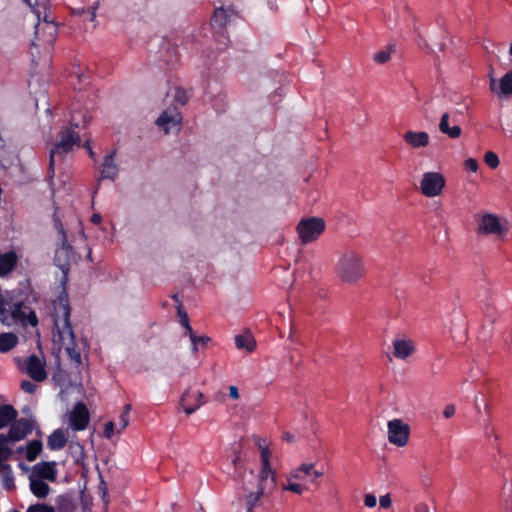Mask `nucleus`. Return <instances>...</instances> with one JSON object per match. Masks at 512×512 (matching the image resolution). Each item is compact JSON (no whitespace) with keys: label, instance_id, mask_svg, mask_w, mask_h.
I'll list each match as a JSON object with an SVG mask.
<instances>
[{"label":"nucleus","instance_id":"obj_16","mask_svg":"<svg viewBox=\"0 0 512 512\" xmlns=\"http://www.w3.org/2000/svg\"><path fill=\"white\" fill-rule=\"evenodd\" d=\"M26 371L35 381H43L47 377L45 362L36 355H30L26 360Z\"/></svg>","mask_w":512,"mask_h":512},{"label":"nucleus","instance_id":"obj_29","mask_svg":"<svg viewBox=\"0 0 512 512\" xmlns=\"http://www.w3.org/2000/svg\"><path fill=\"white\" fill-rule=\"evenodd\" d=\"M56 506L58 512H74L76 504L73 499L68 495H60L56 499Z\"/></svg>","mask_w":512,"mask_h":512},{"label":"nucleus","instance_id":"obj_46","mask_svg":"<svg viewBox=\"0 0 512 512\" xmlns=\"http://www.w3.org/2000/svg\"><path fill=\"white\" fill-rule=\"evenodd\" d=\"M379 504L382 508L388 509L392 505V499L389 493L382 495L379 499Z\"/></svg>","mask_w":512,"mask_h":512},{"label":"nucleus","instance_id":"obj_12","mask_svg":"<svg viewBox=\"0 0 512 512\" xmlns=\"http://www.w3.org/2000/svg\"><path fill=\"white\" fill-rule=\"evenodd\" d=\"M204 404V394L199 390H187L180 399V405L187 415L193 414Z\"/></svg>","mask_w":512,"mask_h":512},{"label":"nucleus","instance_id":"obj_44","mask_svg":"<svg viewBox=\"0 0 512 512\" xmlns=\"http://www.w3.org/2000/svg\"><path fill=\"white\" fill-rule=\"evenodd\" d=\"M465 169L471 171V172H477L479 165L476 159L474 158H468L464 162Z\"/></svg>","mask_w":512,"mask_h":512},{"label":"nucleus","instance_id":"obj_43","mask_svg":"<svg viewBox=\"0 0 512 512\" xmlns=\"http://www.w3.org/2000/svg\"><path fill=\"white\" fill-rule=\"evenodd\" d=\"M115 427H116V424L112 421H109L105 424L104 426V436L107 438V439H111L115 433Z\"/></svg>","mask_w":512,"mask_h":512},{"label":"nucleus","instance_id":"obj_56","mask_svg":"<svg viewBox=\"0 0 512 512\" xmlns=\"http://www.w3.org/2000/svg\"><path fill=\"white\" fill-rule=\"evenodd\" d=\"M509 55L512 56V42H511V45H510V48H509Z\"/></svg>","mask_w":512,"mask_h":512},{"label":"nucleus","instance_id":"obj_11","mask_svg":"<svg viewBox=\"0 0 512 512\" xmlns=\"http://www.w3.org/2000/svg\"><path fill=\"white\" fill-rule=\"evenodd\" d=\"M289 474L290 479L300 482H314L316 479L323 476V472L315 469V465L313 463H302L292 469Z\"/></svg>","mask_w":512,"mask_h":512},{"label":"nucleus","instance_id":"obj_50","mask_svg":"<svg viewBox=\"0 0 512 512\" xmlns=\"http://www.w3.org/2000/svg\"><path fill=\"white\" fill-rule=\"evenodd\" d=\"M414 512H430V509L426 503L421 502L415 505Z\"/></svg>","mask_w":512,"mask_h":512},{"label":"nucleus","instance_id":"obj_36","mask_svg":"<svg viewBox=\"0 0 512 512\" xmlns=\"http://www.w3.org/2000/svg\"><path fill=\"white\" fill-rule=\"evenodd\" d=\"M130 405H126L122 413L119 415L117 426V433H120L123 431L128 425H129V412H130Z\"/></svg>","mask_w":512,"mask_h":512},{"label":"nucleus","instance_id":"obj_33","mask_svg":"<svg viewBox=\"0 0 512 512\" xmlns=\"http://www.w3.org/2000/svg\"><path fill=\"white\" fill-rule=\"evenodd\" d=\"M191 343H192V351L197 352L199 348H204L207 343L210 341L208 336H196L193 331L188 334Z\"/></svg>","mask_w":512,"mask_h":512},{"label":"nucleus","instance_id":"obj_21","mask_svg":"<svg viewBox=\"0 0 512 512\" xmlns=\"http://www.w3.org/2000/svg\"><path fill=\"white\" fill-rule=\"evenodd\" d=\"M17 263V255L10 251L0 255V277H4L13 271Z\"/></svg>","mask_w":512,"mask_h":512},{"label":"nucleus","instance_id":"obj_53","mask_svg":"<svg viewBox=\"0 0 512 512\" xmlns=\"http://www.w3.org/2000/svg\"><path fill=\"white\" fill-rule=\"evenodd\" d=\"M283 438H284L286 441H288V442H293V441H294V435H292V434H291V433H289V432L284 433Z\"/></svg>","mask_w":512,"mask_h":512},{"label":"nucleus","instance_id":"obj_30","mask_svg":"<svg viewBox=\"0 0 512 512\" xmlns=\"http://www.w3.org/2000/svg\"><path fill=\"white\" fill-rule=\"evenodd\" d=\"M42 30H47L49 34V38L46 40L47 42H52L55 35L57 34V25L53 21H48L47 19L44 20V24H37L36 25V35L40 39V33Z\"/></svg>","mask_w":512,"mask_h":512},{"label":"nucleus","instance_id":"obj_48","mask_svg":"<svg viewBox=\"0 0 512 512\" xmlns=\"http://www.w3.org/2000/svg\"><path fill=\"white\" fill-rule=\"evenodd\" d=\"M21 388H22L25 392L32 394V393H34V392H35V390H36V385H35L34 383H32V382H30V381H27V380H26V381H23V382L21 383Z\"/></svg>","mask_w":512,"mask_h":512},{"label":"nucleus","instance_id":"obj_41","mask_svg":"<svg viewBox=\"0 0 512 512\" xmlns=\"http://www.w3.org/2000/svg\"><path fill=\"white\" fill-rule=\"evenodd\" d=\"M0 321L5 325H10L9 312L5 308V301L2 297V295L0 296Z\"/></svg>","mask_w":512,"mask_h":512},{"label":"nucleus","instance_id":"obj_35","mask_svg":"<svg viewBox=\"0 0 512 512\" xmlns=\"http://www.w3.org/2000/svg\"><path fill=\"white\" fill-rule=\"evenodd\" d=\"M8 442V438L0 434V463L7 460L12 453L11 448L8 446Z\"/></svg>","mask_w":512,"mask_h":512},{"label":"nucleus","instance_id":"obj_45","mask_svg":"<svg viewBox=\"0 0 512 512\" xmlns=\"http://www.w3.org/2000/svg\"><path fill=\"white\" fill-rule=\"evenodd\" d=\"M364 505L367 508H374L377 505V498L373 494H366L364 497Z\"/></svg>","mask_w":512,"mask_h":512},{"label":"nucleus","instance_id":"obj_34","mask_svg":"<svg viewBox=\"0 0 512 512\" xmlns=\"http://www.w3.org/2000/svg\"><path fill=\"white\" fill-rule=\"evenodd\" d=\"M228 17V13L225 9L218 8L215 10L212 17V25L222 27L227 23Z\"/></svg>","mask_w":512,"mask_h":512},{"label":"nucleus","instance_id":"obj_26","mask_svg":"<svg viewBox=\"0 0 512 512\" xmlns=\"http://www.w3.org/2000/svg\"><path fill=\"white\" fill-rule=\"evenodd\" d=\"M17 417V411L11 405L0 406V429L8 426Z\"/></svg>","mask_w":512,"mask_h":512},{"label":"nucleus","instance_id":"obj_24","mask_svg":"<svg viewBox=\"0 0 512 512\" xmlns=\"http://www.w3.org/2000/svg\"><path fill=\"white\" fill-rule=\"evenodd\" d=\"M235 345L240 350L253 352L256 348V341L250 333H244L235 336Z\"/></svg>","mask_w":512,"mask_h":512},{"label":"nucleus","instance_id":"obj_2","mask_svg":"<svg viewBox=\"0 0 512 512\" xmlns=\"http://www.w3.org/2000/svg\"><path fill=\"white\" fill-rule=\"evenodd\" d=\"M53 323L54 342L64 348L74 363L81 364V353L70 324V305L66 294L59 295L58 300L54 303Z\"/></svg>","mask_w":512,"mask_h":512},{"label":"nucleus","instance_id":"obj_15","mask_svg":"<svg viewBox=\"0 0 512 512\" xmlns=\"http://www.w3.org/2000/svg\"><path fill=\"white\" fill-rule=\"evenodd\" d=\"M32 429L33 424L31 421L24 418L19 419L10 426L7 438L11 442L20 441L30 434Z\"/></svg>","mask_w":512,"mask_h":512},{"label":"nucleus","instance_id":"obj_25","mask_svg":"<svg viewBox=\"0 0 512 512\" xmlns=\"http://www.w3.org/2000/svg\"><path fill=\"white\" fill-rule=\"evenodd\" d=\"M67 443V438L61 429H56L49 437L47 446L51 450H60Z\"/></svg>","mask_w":512,"mask_h":512},{"label":"nucleus","instance_id":"obj_4","mask_svg":"<svg viewBox=\"0 0 512 512\" xmlns=\"http://www.w3.org/2000/svg\"><path fill=\"white\" fill-rule=\"evenodd\" d=\"M79 126L76 118L72 116L71 126L64 127L59 132V141L50 149L49 170L54 172V165L57 160H62L65 155L80 146L81 138L75 128Z\"/></svg>","mask_w":512,"mask_h":512},{"label":"nucleus","instance_id":"obj_5","mask_svg":"<svg viewBox=\"0 0 512 512\" xmlns=\"http://www.w3.org/2000/svg\"><path fill=\"white\" fill-rule=\"evenodd\" d=\"M446 186V178L441 172L428 171L422 174L419 191L427 198L440 196Z\"/></svg>","mask_w":512,"mask_h":512},{"label":"nucleus","instance_id":"obj_38","mask_svg":"<svg viewBox=\"0 0 512 512\" xmlns=\"http://www.w3.org/2000/svg\"><path fill=\"white\" fill-rule=\"evenodd\" d=\"M484 161L485 163L492 169H495L499 166V158L496 153L492 151H488L484 155Z\"/></svg>","mask_w":512,"mask_h":512},{"label":"nucleus","instance_id":"obj_23","mask_svg":"<svg viewBox=\"0 0 512 512\" xmlns=\"http://www.w3.org/2000/svg\"><path fill=\"white\" fill-rule=\"evenodd\" d=\"M118 174V167L114 161V154L105 157L101 169V177L105 179H114Z\"/></svg>","mask_w":512,"mask_h":512},{"label":"nucleus","instance_id":"obj_39","mask_svg":"<svg viewBox=\"0 0 512 512\" xmlns=\"http://www.w3.org/2000/svg\"><path fill=\"white\" fill-rule=\"evenodd\" d=\"M26 512H55V508L46 504L37 503L30 505Z\"/></svg>","mask_w":512,"mask_h":512},{"label":"nucleus","instance_id":"obj_7","mask_svg":"<svg viewBox=\"0 0 512 512\" xmlns=\"http://www.w3.org/2000/svg\"><path fill=\"white\" fill-rule=\"evenodd\" d=\"M388 441L397 446L404 447L407 445L410 436V427L402 419H392L387 423Z\"/></svg>","mask_w":512,"mask_h":512},{"label":"nucleus","instance_id":"obj_49","mask_svg":"<svg viewBox=\"0 0 512 512\" xmlns=\"http://www.w3.org/2000/svg\"><path fill=\"white\" fill-rule=\"evenodd\" d=\"M228 391H229V397L233 400H237L239 399L240 397V394H239V390L237 388V386L235 385H230L228 387Z\"/></svg>","mask_w":512,"mask_h":512},{"label":"nucleus","instance_id":"obj_58","mask_svg":"<svg viewBox=\"0 0 512 512\" xmlns=\"http://www.w3.org/2000/svg\"><path fill=\"white\" fill-rule=\"evenodd\" d=\"M79 78V82H83L84 80L82 79V76H78Z\"/></svg>","mask_w":512,"mask_h":512},{"label":"nucleus","instance_id":"obj_37","mask_svg":"<svg viewBox=\"0 0 512 512\" xmlns=\"http://www.w3.org/2000/svg\"><path fill=\"white\" fill-rule=\"evenodd\" d=\"M391 54H392V48L391 47H387L383 50H380L378 52H376L373 56V60L376 62V63H379V64H384L386 62H388L391 58Z\"/></svg>","mask_w":512,"mask_h":512},{"label":"nucleus","instance_id":"obj_14","mask_svg":"<svg viewBox=\"0 0 512 512\" xmlns=\"http://www.w3.org/2000/svg\"><path fill=\"white\" fill-rule=\"evenodd\" d=\"M9 322L10 325L12 323L22 324V325H31L36 326L38 323L37 316L34 312L29 311L27 314L26 311L23 310L22 303H17L14 305L11 313H9Z\"/></svg>","mask_w":512,"mask_h":512},{"label":"nucleus","instance_id":"obj_55","mask_svg":"<svg viewBox=\"0 0 512 512\" xmlns=\"http://www.w3.org/2000/svg\"><path fill=\"white\" fill-rule=\"evenodd\" d=\"M87 149H88V152H89L90 156H91V157H93L94 152L91 150V148H90V147H87Z\"/></svg>","mask_w":512,"mask_h":512},{"label":"nucleus","instance_id":"obj_47","mask_svg":"<svg viewBox=\"0 0 512 512\" xmlns=\"http://www.w3.org/2000/svg\"><path fill=\"white\" fill-rule=\"evenodd\" d=\"M456 407L453 404H448L444 407L443 416L446 419L452 418L455 415Z\"/></svg>","mask_w":512,"mask_h":512},{"label":"nucleus","instance_id":"obj_54","mask_svg":"<svg viewBox=\"0 0 512 512\" xmlns=\"http://www.w3.org/2000/svg\"><path fill=\"white\" fill-rule=\"evenodd\" d=\"M89 13H90V20L92 21L96 16L95 9L93 8V9L89 10Z\"/></svg>","mask_w":512,"mask_h":512},{"label":"nucleus","instance_id":"obj_51","mask_svg":"<svg viewBox=\"0 0 512 512\" xmlns=\"http://www.w3.org/2000/svg\"><path fill=\"white\" fill-rule=\"evenodd\" d=\"M70 449L79 452L80 455L83 454V446L80 445L78 442H71Z\"/></svg>","mask_w":512,"mask_h":512},{"label":"nucleus","instance_id":"obj_17","mask_svg":"<svg viewBox=\"0 0 512 512\" xmlns=\"http://www.w3.org/2000/svg\"><path fill=\"white\" fill-rule=\"evenodd\" d=\"M415 351V344L412 340L401 338L393 341V356L404 360L411 356Z\"/></svg>","mask_w":512,"mask_h":512},{"label":"nucleus","instance_id":"obj_18","mask_svg":"<svg viewBox=\"0 0 512 512\" xmlns=\"http://www.w3.org/2000/svg\"><path fill=\"white\" fill-rule=\"evenodd\" d=\"M404 141L412 148L419 149L428 146L430 142L429 134L425 131L409 130L403 135Z\"/></svg>","mask_w":512,"mask_h":512},{"label":"nucleus","instance_id":"obj_1","mask_svg":"<svg viewBox=\"0 0 512 512\" xmlns=\"http://www.w3.org/2000/svg\"><path fill=\"white\" fill-rule=\"evenodd\" d=\"M261 448V470L258 474L245 473L242 481V498L249 512L257 504L261 496L270 494L276 487L275 472L270 465L271 451Z\"/></svg>","mask_w":512,"mask_h":512},{"label":"nucleus","instance_id":"obj_40","mask_svg":"<svg viewBox=\"0 0 512 512\" xmlns=\"http://www.w3.org/2000/svg\"><path fill=\"white\" fill-rule=\"evenodd\" d=\"M178 316L180 318V323L184 326V328L186 330V335H188L193 330H192V327L190 326L187 313L184 310L179 308L178 309Z\"/></svg>","mask_w":512,"mask_h":512},{"label":"nucleus","instance_id":"obj_6","mask_svg":"<svg viewBox=\"0 0 512 512\" xmlns=\"http://www.w3.org/2000/svg\"><path fill=\"white\" fill-rule=\"evenodd\" d=\"M326 223L322 218L311 217L302 219L297 225V233L302 244H308L319 238L324 232Z\"/></svg>","mask_w":512,"mask_h":512},{"label":"nucleus","instance_id":"obj_9","mask_svg":"<svg viewBox=\"0 0 512 512\" xmlns=\"http://www.w3.org/2000/svg\"><path fill=\"white\" fill-rule=\"evenodd\" d=\"M182 115L179 110L173 106L164 110L156 119V125L166 134L178 132L181 127Z\"/></svg>","mask_w":512,"mask_h":512},{"label":"nucleus","instance_id":"obj_10","mask_svg":"<svg viewBox=\"0 0 512 512\" xmlns=\"http://www.w3.org/2000/svg\"><path fill=\"white\" fill-rule=\"evenodd\" d=\"M89 412L87 407L79 402L75 404L73 409L67 414L68 428L73 431H82L86 429L89 424Z\"/></svg>","mask_w":512,"mask_h":512},{"label":"nucleus","instance_id":"obj_13","mask_svg":"<svg viewBox=\"0 0 512 512\" xmlns=\"http://www.w3.org/2000/svg\"><path fill=\"white\" fill-rule=\"evenodd\" d=\"M479 231L484 234L502 236L506 232V227L496 215L485 214L481 218Z\"/></svg>","mask_w":512,"mask_h":512},{"label":"nucleus","instance_id":"obj_8","mask_svg":"<svg viewBox=\"0 0 512 512\" xmlns=\"http://www.w3.org/2000/svg\"><path fill=\"white\" fill-rule=\"evenodd\" d=\"M489 90L498 99L504 100L512 97V70L497 78L492 73L488 75Z\"/></svg>","mask_w":512,"mask_h":512},{"label":"nucleus","instance_id":"obj_57","mask_svg":"<svg viewBox=\"0 0 512 512\" xmlns=\"http://www.w3.org/2000/svg\"><path fill=\"white\" fill-rule=\"evenodd\" d=\"M27 4L32 5L31 0H24Z\"/></svg>","mask_w":512,"mask_h":512},{"label":"nucleus","instance_id":"obj_42","mask_svg":"<svg viewBox=\"0 0 512 512\" xmlns=\"http://www.w3.org/2000/svg\"><path fill=\"white\" fill-rule=\"evenodd\" d=\"M174 99L181 105H184L188 101V95L185 90L176 88L174 92Z\"/></svg>","mask_w":512,"mask_h":512},{"label":"nucleus","instance_id":"obj_22","mask_svg":"<svg viewBox=\"0 0 512 512\" xmlns=\"http://www.w3.org/2000/svg\"><path fill=\"white\" fill-rule=\"evenodd\" d=\"M30 490L37 498H45L50 491L49 485L44 479L29 475Z\"/></svg>","mask_w":512,"mask_h":512},{"label":"nucleus","instance_id":"obj_19","mask_svg":"<svg viewBox=\"0 0 512 512\" xmlns=\"http://www.w3.org/2000/svg\"><path fill=\"white\" fill-rule=\"evenodd\" d=\"M55 466L56 465L54 462L38 463L33 466L30 475L44 479V480L46 479V480L54 481L57 477V471H56Z\"/></svg>","mask_w":512,"mask_h":512},{"label":"nucleus","instance_id":"obj_3","mask_svg":"<svg viewBox=\"0 0 512 512\" xmlns=\"http://www.w3.org/2000/svg\"><path fill=\"white\" fill-rule=\"evenodd\" d=\"M366 274L364 258L358 251L347 250L335 265L336 277L345 284H356Z\"/></svg>","mask_w":512,"mask_h":512},{"label":"nucleus","instance_id":"obj_20","mask_svg":"<svg viewBox=\"0 0 512 512\" xmlns=\"http://www.w3.org/2000/svg\"><path fill=\"white\" fill-rule=\"evenodd\" d=\"M449 119H450V116L448 113H444L441 116V119L439 122V130L442 134H445L452 139H457L461 136L462 129L459 125L450 126Z\"/></svg>","mask_w":512,"mask_h":512},{"label":"nucleus","instance_id":"obj_28","mask_svg":"<svg viewBox=\"0 0 512 512\" xmlns=\"http://www.w3.org/2000/svg\"><path fill=\"white\" fill-rule=\"evenodd\" d=\"M18 343V337L14 333L0 334V352L6 353L12 350Z\"/></svg>","mask_w":512,"mask_h":512},{"label":"nucleus","instance_id":"obj_31","mask_svg":"<svg viewBox=\"0 0 512 512\" xmlns=\"http://www.w3.org/2000/svg\"><path fill=\"white\" fill-rule=\"evenodd\" d=\"M23 450L25 458L30 462L34 461L42 450V443L39 440H33Z\"/></svg>","mask_w":512,"mask_h":512},{"label":"nucleus","instance_id":"obj_32","mask_svg":"<svg viewBox=\"0 0 512 512\" xmlns=\"http://www.w3.org/2000/svg\"><path fill=\"white\" fill-rule=\"evenodd\" d=\"M283 490L291 491L298 495H301L305 491L308 490V487L303 482L295 481L294 479H290V474H289L287 477V484L283 485Z\"/></svg>","mask_w":512,"mask_h":512},{"label":"nucleus","instance_id":"obj_52","mask_svg":"<svg viewBox=\"0 0 512 512\" xmlns=\"http://www.w3.org/2000/svg\"><path fill=\"white\" fill-rule=\"evenodd\" d=\"M102 218L100 214H93L91 217V222L94 224H99L101 222Z\"/></svg>","mask_w":512,"mask_h":512},{"label":"nucleus","instance_id":"obj_27","mask_svg":"<svg viewBox=\"0 0 512 512\" xmlns=\"http://www.w3.org/2000/svg\"><path fill=\"white\" fill-rule=\"evenodd\" d=\"M0 475L2 477L1 484L7 491L12 490L15 486L14 476L8 464L0 463Z\"/></svg>","mask_w":512,"mask_h":512}]
</instances>
